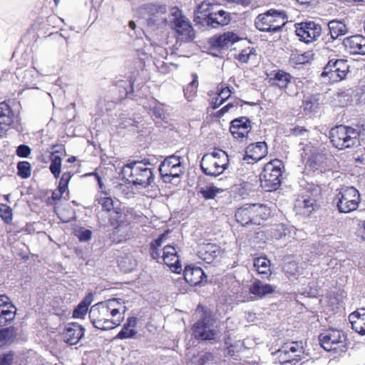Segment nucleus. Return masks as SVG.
<instances>
[{
    "label": "nucleus",
    "instance_id": "obj_1",
    "mask_svg": "<svg viewBox=\"0 0 365 365\" xmlns=\"http://www.w3.org/2000/svg\"><path fill=\"white\" fill-rule=\"evenodd\" d=\"M125 304L121 299L113 298L92 306L89 318L93 327L106 331L120 326L128 310Z\"/></svg>",
    "mask_w": 365,
    "mask_h": 365
},
{
    "label": "nucleus",
    "instance_id": "obj_2",
    "mask_svg": "<svg viewBox=\"0 0 365 365\" xmlns=\"http://www.w3.org/2000/svg\"><path fill=\"white\" fill-rule=\"evenodd\" d=\"M148 160L134 161L124 165L121 170L123 178L140 188H145L154 181V175Z\"/></svg>",
    "mask_w": 365,
    "mask_h": 365
},
{
    "label": "nucleus",
    "instance_id": "obj_3",
    "mask_svg": "<svg viewBox=\"0 0 365 365\" xmlns=\"http://www.w3.org/2000/svg\"><path fill=\"white\" fill-rule=\"evenodd\" d=\"M283 168V163L278 159L272 160L264 165L259 180L265 191L276 190L280 186Z\"/></svg>",
    "mask_w": 365,
    "mask_h": 365
},
{
    "label": "nucleus",
    "instance_id": "obj_4",
    "mask_svg": "<svg viewBox=\"0 0 365 365\" xmlns=\"http://www.w3.org/2000/svg\"><path fill=\"white\" fill-rule=\"evenodd\" d=\"M228 162L227 154L222 150H216L204 155L200 167L205 175L217 176L227 168Z\"/></svg>",
    "mask_w": 365,
    "mask_h": 365
},
{
    "label": "nucleus",
    "instance_id": "obj_5",
    "mask_svg": "<svg viewBox=\"0 0 365 365\" xmlns=\"http://www.w3.org/2000/svg\"><path fill=\"white\" fill-rule=\"evenodd\" d=\"M268 215L267 207L262 204H246L235 212L237 221L242 225L250 223L259 225Z\"/></svg>",
    "mask_w": 365,
    "mask_h": 365
},
{
    "label": "nucleus",
    "instance_id": "obj_6",
    "mask_svg": "<svg viewBox=\"0 0 365 365\" xmlns=\"http://www.w3.org/2000/svg\"><path fill=\"white\" fill-rule=\"evenodd\" d=\"M287 22V16L284 11L270 9L264 14L257 16L255 25L261 31L277 32Z\"/></svg>",
    "mask_w": 365,
    "mask_h": 365
},
{
    "label": "nucleus",
    "instance_id": "obj_7",
    "mask_svg": "<svg viewBox=\"0 0 365 365\" xmlns=\"http://www.w3.org/2000/svg\"><path fill=\"white\" fill-rule=\"evenodd\" d=\"M195 314L200 317V319L192 327L195 337L202 340L215 339L217 333L212 328V319L210 312H207L204 307L199 305Z\"/></svg>",
    "mask_w": 365,
    "mask_h": 365
},
{
    "label": "nucleus",
    "instance_id": "obj_8",
    "mask_svg": "<svg viewBox=\"0 0 365 365\" xmlns=\"http://www.w3.org/2000/svg\"><path fill=\"white\" fill-rule=\"evenodd\" d=\"M319 342L323 349L335 353L344 352L346 350V336L338 329H329L319 336Z\"/></svg>",
    "mask_w": 365,
    "mask_h": 365
},
{
    "label": "nucleus",
    "instance_id": "obj_9",
    "mask_svg": "<svg viewBox=\"0 0 365 365\" xmlns=\"http://www.w3.org/2000/svg\"><path fill=\"white\" fill-rule=\"evenodd\" d=\"M329 137L333 145L342 150L350 148L356 143L358 132L352 128L341 125L330 130Z\"/></svg>",
    "mask_w": 365,
    "mask_h": 365
},
{
    "label": "nucleus",
    "instance_id": "obj_10",
    "mask_svg": "<svg viewBox=\"0 0 365 365\" xmlns=\"http://www.w3.org/2000/svg\"><path fill=\"white\" fill-rule=\"evenodd\" d=\"M349 66L346 60L330 59L321 74L322 78L330 83H337L345 78Z\"/></svg>",
    "mask_w": 365,
    "mask_h": 365
},
{
    "label": "nucleus",
    "instance_id": "obj_11",
    "mask_svg": "<svg viewBox=\"0 0 365 365\" xmlns=\"http://www.w3.org/2000/svg\"><path fill=\"white\" fill-rule=\"evenodd\" d=\"M185 170L182 158L175 155L167 157L159 167V171L165 182H170L180 178Z\"/></svg>",
    "mask_w": 365,
    "mask_h": 365
},
{
    "label": "nucleus",
    "instance_id": "obj_12",
    "mask_svg": "<svg viewBox=\"0 0 365 365\" xmlns=\"http://www.w3.org/2000/svg\"><path fill=\"white\" fill-rule=\"evenodd\" d=\"M304 352L302 342L292 341L284 344L278 351L274 353L276 359L283 365L296 364L302 359Z\"/></svg>",
    "mask_w": 365,
    "mask_h": 365
},
{
    "label": "nucleus",
    "instance_id": "obj_13",
    "mask_svg": "<svg viewBox=\"0 0 365 365\" xmlns=\"http://www.w3.org/2000/svg\"><path fill=\"white\" fill-rule=\"evenodd\" d=\"M337 197V207L342 213H349L356 210L361 202L359 192L354 187L341 188Z\"/></svg>",
    "mask_w": 365,
    "mask_h": 365
},
{
    "label": "nucleus",
    "instance_id": "obj_14",
    "mask_svg": "<svg viewBox=\"0 0 365 365\" xmlns=\"http://www.w3.org/2000/svg\"><path fill=\"white\" fill-rule=\"evenodd\" d=\"M173 28L178 35L179 39L184 41H189L194 38L193 29L189 20L184 16L178 8L173 9Z\"/></svg>",
    "mask_w": 365,
    "mask_h": 365
},
{
    "label": "nucleus",
    "instance_id": "obj_15",
    "mask_svg": "<svg viewBox=\"0 0 365 365\" xmlns=\"http://www.w3.org/2000/svg\"><path fill=\"white\" fill-rule=\"evenodd\" d=\"M294 26L299 39L306 43L316 41L322 34L321 26L314 21L296 24Z\"/></svg>",
    "mask_w": 365,
    "mask_h": 365
},
{
    "label": "nucleus",
    "instance_id": "obj_16",
    "mask_svg": "<svg viewBox=\"0 0 365 365\" xmlns=\"http://www.w3.org/2000/svg\"><path fill=\"white\" fill-rule=\"evenodd\" d=\"M140 13L143 18L148 21L149 26L165 24V8L163 6H157L153 4L145 5L141 9Z\"/></svg>",
    "mask_w": 365,
    "mask_h": 365
},
{
    "label": "nucleus",
    "instance_id": "obj_17",
    "mask_svg": "<svg viewBox=\"0 0 365 365\" xmlns=\"http://www.w3.org/2000/svg\"><path fill=\"white\" fill-rule=\"evenodd\" d=\"M250 130L251 123L246 117H241L232 120L230 127V130L232 136L235 139L241 141L247 139Z\"/></svg>",
    "mask_w": 365,
    "mask_h": 365
},
{
    "label": "nucleus",
    "instance_id": "obj_18",
    "mask_svg": "<svg viewBox=\"0 0 365 365\" xmlns=\"http://www.w3.org/2000/svg\"><path fill=\"white\" fill-rule=\"evenodd\" d=\"M85 329L76 322L68 323L66 325L62 333L63 341L70 345L77 344L83 338Z\"/></svg>",
    "mask_w": 365,
    "mask_h": 365
},
{
    "label": "nucleus",
    "instance_id": "obj_19",
    "mask_svg": "<svg viewBox=\"0 0 365 365\" xmlns=\"http://www.w3.org/2000/svg\"><path fill=\"white\" fill-rule=\"evenodd\" d=\"M16 313V307L5 294L0 295V327H4L13 321Z\"/></svg>",
    "mask_w": 365,
    "mask_h": 365
},
{
    "label": "nucleus",
    "instance_id": "obj_20",
    "mask_svg": "<svg viewBox=\"0 0 365 365\" xmlns=\"http://www.w3.org/2000/svg\"><path fill=\"white\" fill-rule=\"evenodd\" d=\"M6 102H0V133L6 131L19 115Z\"/></svg>",
    "mask_w": 365,
    "mask_h": 365
},
{
    "label": "nucleus",
    "instance_id": "obj_21",
    "mask_svg": "<svg viewBox=\"0 0 365 365\" xmlns=\"http://www.w3.org/2000/svg\"><path fill=\"white\" fill-rule=\"evenodd\" d=\"M162 259L164 263L168 266L173 272L175 273L180 272L182 269L181 264L175 247L171 245L165 246Z\"/></svg>",
    "mask_w": 365,
    "mask_h": 365
},
{
    "label": "nucleus",
    "instance_id": "obj_22",
    "mask_svg": "<svg viewBox=\"0 0 365 365\" xmlns=\"http://www.w3.org/2000/svg\"><path fill=\"white\" fill-rule=\"evenodd\" d=\"M343 44L346 49L352 54L365 55V37L354 35L344 39Z\"/></svg>",
    "mask_w": 365,
    "mask_h": 365
},
{
    "label": "nucleus",
    "instance_id": "obj_23",
    "mask_svg": "<svg viewBox=\"0 0 365 365\" xmlns=\"http://www.w3.org/2000/svg\"><path fill=\"white\" fill-rule=\"evenodd\" d=\"M267 146L264 142L252 143L247 148L244 160L247 161L249 163H250L249 162L250 159L257 162L265 157L267 155Z\"/></svg>",
    "mask_w": 365,
    "mask_h": 365
},
{
    "label": "nucleus",
    "instance_id": "obj_24",
    "mask_svg": "<svg viewBox=\"0 0 365 365\" xmlns=\"http://www.w3.org/2000/svg\"><path fill=\"white\" fill-rule=\"evenodd\" d=\"M304 160H307V166L312 169H318L325 161V156L316 151L315 149L309 146L304 148Z\"/></svg>",
    "mask_w": 365,
    "mask_h": 365
},
{
    "label": "nucleus",
    "instance_id": "obj_25",
    "mask_svg": "<svg viewBox=\"0 0 365 365\" xmlns=\"http://www.w3.org/2000/svg\"><path fill=\"white\" fill-rule=\"evenodd\" d=\"M352 329L361 335H365V309H359L349 316Z\"/></svg>",
    "mask_w": 365,
    "mask_h": 365
},
{
    "label": "nucleus",
    "instance_id": "obj_26",
    "mask_svg": "<svg viewBox=\"0 0 365 365\" xmlns=\"http://www.w3.org/2000/svg\"><path fill=\"white\" fill-rule=\"evenodd\" d=\"M205 277L206 276L200 267L188 265L184 269V278L191 285L200 284Z\"/></svg>",
    "mask_w": 365,
    "mask_h": 365
},
{
    "label": "nucleus",
    "instance_id": "obj_27",
    "mask_svg": "<svg viewBox=\"0 0 365 365\" xmlns=\"http://www.w3.org/2000/svg\"><path fill=\"white\" fill-rule=\"evenodd\" d=\"M230 21V14L217 5V9H215L213 13L209 14V20H207V22L212 26L216 27L217 26L227 25Z\"/></svg>",
    "mask_w": 365,
    "mask_h": 365
},
{
    "label": "nucleus",
    "instance_id": "obj_28",
    "mask_svg": "<svg viewBox=\"0 0 365 365\" xmlns=\"http://www.w3.org/2000/svg\"><path fill=\"white\" fill-rule=\"evenodd\" d=\"M276 287L264 283L259 279H255L250 286V293L259 297L262 298L267 294L274 292Z\"/></svg>",
    "mask_w": 365,
    "mask_h": 365
},
{
    "label": "nucleus",
    "instance_id": "obj_29",
    "mask_svg": "<svg viewBox=\"0 0 365 365\" xmlns=\"http://www.w3.org/2000/svg\"><path fill=\"white\" fill-rule=\"evenodd\" d=\"M316 206V200L310 197L302 196L296 200L294 207L297 213L309 215Z\"/></svg>",
    "mask_w": 365,
    "mask_h": 365
},
{
    "label": "nucleus",
    "instance_id": "obj_30",
    "mask_svg": "<svg viewBox=\"0 0 365 365\" xmlns=\"http://www.w3.org/2000/svg\"><path fill=\"white\" fill-rule=\"evenodd\" d=\"M220 247L217 245L208 243L200 247L198 256L202 260L210 263L220 255Z\"/></svg>",
    "mask_w": 365,
    "mask_h": 365
},
{
    "label": "nucleus",
    "instance_id": "obj_31",
    "mask_svg": "<svg viewBox=\"0 0 365 365\" xmlns=\"http://www.w3.org/2000/svg\"><path fill=\"white\" fill-rule=\"evenodd\" d=\"M240 41L243 40L240 39L237 34L232 32H226L215 38L213 45L220 48H228Z\"/></svg>",
    "mask_w": 365,
    "mask_h": 365
},
{
    "label": "nucleus",
    "instance_id": "obj_32",
    "mask_svg": "<svg viewBox=\"0 0 365 365\" xmlns=\"http://www.w3.org/2000/svg\"><path fill=\"white\" fill-rule=\"evenodd\" d=\"M137 325V319L135 317H130L124 324L120 331L115 336V339H133L137 334L135 327Z\"/></svg>",
    "mask_w": 365,
    "mask_h": 365
},
{
    "label": "nucleus",
    "instance_id": "obj_33",
    "mask_svg": "<svg viewBox=\"0 0 365 365\" xmlns=\"http://www.w3.org/2000/svg\"><path fill=\"white\" fill-rule=\"evenodd\" d=\"M126 214L123 211L120 205L115 207L112 212H109L108 222L115 229L121 227L128 223Z\"/></svg>",
    "mask_w": 365,
    "mask_h": 365
},
{
    "label": "nucleus",
    "instance_id": "obj_34",
    "mask_svg": "<svg viewBox=\"0 0 365 365\" xmlns=\"http://www.w3.org/2000/svg\"><path fill=\"white\" fill-rule=\"evenodd\" d=\"M95 201L102 207L103 211L108 213L112 212L115 207L120 205L118 201H115L111 197L108 196L106 193L96 195Z\"/></svg>",
    "mask_w": 365,
    "mask_h": 365
},
{
    "label": "nucleus",
    "instance_id": "obj_35",
    "mask_svg": "<svg viewBox=\"0 0 365 365\" xmlns=\"http://www.w3.org/2000/svg\"><path fill=\"white\" fill-rule=\"evenodd\" d=\"M272 76L270 80L273 81L274 83L281 89L286 88L292 79L289 73L282 70L274 71Z\"/></svg>",
    "mask_w": 365,
    "mask_h": 365
},
{
    "label": "nucleus",
    "instance_id": "obj_36",
    "mask_svg": "<svg viewBox=\"0 0 365 365\" xmlns=\"http://www.w3.org/2000/svg\"><path fill=\"white\" fill-rule=\"evenodd\" d=\"M328 27L331 37L333 39H336L339 36L345 35L348 31L346 26L343 22L337 20L329 21Z\"/></svg>",
    "mask_w": 365,
    "mask_h": 365
},
{
    "label": "nucleus",
    "instance_id": "obj_37",
    "mask_svg": "<svg viewBox=\"0 0 365 365\" xmlns=\"http://www.w3.org/2000/svg\"><path fill=\"white\" fill-rule=\"evenodd\" d=\"M254 267L259 274L270 275V261L265 257H257L255 259Z\"/></svg>",
    "mask_w": 365,
    "mask_h": 365
},
{
    "label": "nucleus",
    "instance_id": "obj_38",
    "mask_svg": "<svg viewBox=\"0 0 365 365\" xmlns=\"http://www.w3.org/2000/svg\"><path fill=\"white\" fill-rule=\"evenodd\" d=\"M92 300V296L88 295L82 301L78 307L74 309L73 312V317L76 319H83L86 315L88 306L90 305Z\"/></svg>",
    "mask_w": 365,
    "mask_h": 365
},
{
    "label": "nucleus",
    "instance_id": "obj_39",
    "mask_svg": "<svg viewBox=\"0 0 365 365\" xmlns=\"http://www.w3.org/2000/svg\"><path fill=\"white\" fill-rule=\"evenodd\" d=\"M223 192V190L218 188L213 185H207L200 188L199 192L206 199H213L218 194Z\"/></svg>",
    "mask_w": 365,
    "mask_h": 365
},
{
    "label": "nucleus",
    "instance_id": "obj_40",
    "mask_svg": "<svg viewBox=\"0 0 365 365\" xmlns=\"http://www.w3.org/2000/svg\"><path fill=\"white\" fill-rule=\"evenodd\" d=\"M62 159L60 156L52 153L51 155V165L49 169L55 178H58L61 171Z\"/></svg>",
    "mask_w": 365,
    "mask_h": 365
},
{
    "label": "nucleus",
    "instance_id": "obj_41",
    "mask_svg": "<svg viewBox=\"0 0 365 365\" xmlns=\"http://www.w3.org/2000/svg\"><path fill=\"white\" fill-rule=\"evenodd\" d=\"M192 81L189 83V85L185 88H184L183 91L185 98L189 101H192V99L195 96V94L197 93V88L198 86L197 76L194 73L192 75Z\"/></svg>",
    "mask_w": 365,
    "mask_h": 365
},
{
    "label": "nucleus",
    "instance_id": "obj_42",
    "mask_svg": "<svg viewBox=\"0 0 365 365\" xmlns=\"http://www.w3.org/2000/svg\"><path fill=\"white\" fill-rule=\"evenodd\" d=\"M215 9H217V4H212L209 1H203L198 5L195 12L206 16L207 18V20H209V14L213 13Z\"/></svg>",
    "mask_w": 365,
    "mask_h": 365
},
{
    "label": "nucleus",
    "instance_id": "obj_43",
    "mask_svg": "<svg viewBox=\"0 0 365 365\" xmlns=\"http://www.w3.org/2000/svg\"><path fill=\"white\" fill-rule=\"evenodd\" d=\"M256 56L255 49L252 47H247L241 50V51L235 54V58L242 63H247L252 58Z\"/></svg>",
    "mask_w": 365,
    "mask_h": 365
},
{
    "label": "nucleus",
    "instance_id": "obj_44",
    "mask_svg": "<svg viewBox=\"0 0 365 365\" xmlns=\"http://www.w3.org/2000/svg\"><path fill=\"white\" fill-rule=\"evenodd\" d=\"M14 336V329L12 327H7L0 329V347L11 341Z\"/></svg>",
    "mask_w": 365,
    "mask_h": 365
},
{
    "label": "nucleus",
    "instance_id": "obj_45",
    "mask_svg": "<svg viewBox=\"0 0 365 365\" xmlns=\"http://www.w3.org/2000/svg\"><path fill=\"white\" fill-rule=\"evenodd\" d=\"M168 234V232H165L162 235H160L155 242L151 245L152 252L151 255L153 259H158L160 257V254L158 250V247H160L163 243L164 238L166 235Z\"/></svg>",
    "mask_w": 365,
    "mask_h": 365
},
{
    "label": "nucleus",
    "instance_id": "obj_46",
    "mask_svg": "<svg viewBox=\"0 0 365 365\" xmlns=\"http://www.w3.org/2000/svg\"><path fill=\"white\" fill-rule=\"evenodd\" d=\"M220 100L219 102H213V108H217L220 106L225 101L229 98L231 95V91L229 87H224L220 90V92L217 93Z\"/></svg>",
    "mask_w": 365,
    "mask_h": 365
},
{
    "label": "nucleus",
    "instance_id": "obj_47",
    "mask_svg": "<svg viewBox=\"0 0 365 365\" xmlns=\"http://www.w3.org/2000/svg\"><path fill=\"white\" fill-rule=\"evenodd\" d=\"M149 108L153 111V113L156 118L162 119L164 117V110L162 105L155 100H153L150 103Z\"/></svg>",
    "mask_w": 365,
    "mask_h": 365
},
{
    "label": "nucleus",
    "instance_id": "obj_48",
    "mask_svg": "<svg viewBox=\"0 0 365 365\" xmlns=\"http://www.w3.org/2000/svg\"><path fill=\"white\" fill-rule=\"evenodd\" d=\"M303 106L305 111L312 113L317 110L319 103L316 99L309 97L304 100Z\"/></svg>",
    "mask_w": 365,
    "mask_h": 365
},
{
    "label": "nucleus",
    "instance_id": "obj_49",
    "mask_svg": "<svg viewBox=\"0 0 365 365\" xmlns=\"http://www.w3.org/2000/svg\"><path fill=\"white\" fill-rule=\"evenodd\" d=\"M0 217L6 223H9L12 220V210L6 205H1L0 206Z\"/></svg>",
    "mask_w": 365,
    "mask_h": 365
},
{
    "label": "nucleus",
    "instance_id": "obj_50",
    "mask_svg": "<svg viewBox=\"0 0 365 365\" xmlns=\"http://www.w3.org/2000/svg\"><path fill=\"white\" fill-rule=\"evenodd\" d=\"M288 227L283 224L277 225L272 232V236L275 239H281L283 237L287 236Z\"/></svg>",
    "mask_w": 365,
    "mask_h": 365
},
{
    "label": "nucleus",
    "instance_id": "obj_51",
    "mask_svg": "<svg viewBox=\"0 0 365 365\" xmlns=\"http://www.w3.org/2000/svg\"><path fill=\"white\" fill-rule=\"evenodd\" d=\"M76 235L81 242H86L91 238L92 232L90 230L81 227L76 230Z\"/></svg>",
    "mask_w": 365,
    "mask_h": 365
},
{
    "label": "nucleus",
    "instance_id": "obj_52",
    "mask_svg": "<svg viewBox=\"0 0 365 365\" xmlns=\"http://www.w3.org/2000/svg\"><path fill=\"white\" fill-rule=\"evenodd\" d=\"M305 234L299 230H297L293 226L288 227L287 236L294 240H298L303 239Z\"/></svg>",
    "mask_w": 365,
    "mask_h": 365
},
{
    "label": "nucleus",
    "instance_id": "obj_53",
    "mask_svg": "<svg viewBox=\"0 0 365 365\" xmlns=\"http://www.w3.org/2000/svg\"><path fill=\"white\" fill-rule=\"evenodd\" d=\"M14 361V353L9 352L2 356L0 355V365H11Z\"/></svg>",
    "mask_w": 365,
    "mask_h": 365
},
{
    "label": "nucleus",
    "instance_id": "obj_54",
    "mask_svg": "<svg viewBox=\"0 0 365 365\" xmlns=\"http://www.w3.org/2000/svg\"><path fill=\"white\" fill-rule=\"evenodd\" d=\"M167 54H168V53L164 48H163L161 46H156L155 48V56L158 55L159 57L164 58L166 57Z\"/></svg>",
    "mask_w": 365,
    "mask_h": 365
},
{
    "label": "nucleus",
    "instance_id": "obj_55",
    "mask_svg": "<svg viewBox=\"0 0 365 365\" xmlns=\"http://www.w3.org/2000/svg\"><path fill=\"white\" fill-rule=\"evenodd\" d=\"M291 133L294 135H303L307 133V130L302 127L297 126L292 129Z\"/></svg>",
    "mask_w": 365,
    "mask_h": 365
},
{
    "label": "nucleus",
    "instance_id": "obj_56",
    "mask_svg": "<svg viewBox=\"0 0 365 365\" xmlns=\"http://www.w3.org/2000/svg\"><path fill=\"white\" fill-rule=\"evenodd\" d=\"M66 191H63L62 190H61L60 188H57L56 190H55L53 193H52V198L53 200H59L62 197V195Z\"/></svg>",
    "mask_w": 365,
    "mask_h": 365
},
{
    "label": "nucleus",
    "instance_id": "obj_57",
    "mask_svg": "<svg viewBox=\"0 0 365 365\" xmlns=\"http://www.w3.org/2000/svg\"><path fill=\"white\" fill-rule=\"evenodd\" d=\"M31 175V165L29 162L24 161V178Z\"/></svg>",
    "mask_w": 365,
    "mask_h": 365
},
{
    "label": "nucleus",
    "instance_id": "obj_58",
    "mask_svg": "<svg viewBox=\"0 0 365 365\" xmlns=\"http://www.w3.org/2000/svg\"><path fill=\"white\" fill-rule=\"evenodd\" d=\"M358 235L365 241V221L362 223L361 225H360L358 230Z\"/></svg>",
    "mask_w": 365,
    "mask_h": 365
},
{
    "label": "nucleus",
    "instance_id": "obj_59",
    "mask_svg": "<svg viewBox=\"0 0 365 365\" xmlns=\"http://www.w3.org/2000/svg\"><path fill=\"white\" fill-rule=\"evenodd\" d=\"M91 175H94V173H91ZM95 175H96V179H97V180H98V185H99V188H100V190H101V193H102V195H103V194H105V193H106V192H104L105 185H103V182H102V180H101V177H100L98 175L96 174V173H95Z\"/></svg>",
    "mask_w": 365,
    "mask_h": 365
},
{
    "label": "nucleus",
    "instance_id": "obj_60",
    "mask_svg": "<svg viewBox=\"0 0 365 365\" xmlns=\"http://www.w3.org/2000/svg\"><path fill=\"white\" fill-rule=\"evenodd\" d=\"M68 182L67 180H63V178H61L59 181L58 188L62 190L63 191H66L68 187Z\"/></svg>",
    "mask_w": 365,
    "mask_h": 365
},
{
    "label": "nucleus",
    "instance_id": "obj_61",
    "mask_svg": "<svg viewBox=\"0 0 365 365\" xmlns=\"http://www.w3.org/2000/svg\"><path fill=\"white\" fill-rule=\"evenodd\" d=\"M18 175L23 178V161H20L17 163Z\"/></svg>",
    "mask_w": 365,
    "mask_h": 365
},
{
    "label": "nucleus",
    "instance_id": "obj_62",
    "mask_svg": "<svg viewBox=\"0 0 365 365\" xmlns=\"http://www.w3.org/2000/svg\"><path fill=\"white\" fill-rule=\"evenodd\" d=\"M23 153H24V150H23V144H22L17 147L16 154L18 156L23 158Z\"/></svg>",
    "mask_w": 365,
    "mask_h": 365
},
{
    "label": "nucleus",
    "instance_id": "obj_63",
    "mask_svg": "<svg viewBox=\"0 0 365 365\" xmlns=\"http://www.w3.org/2000/svg\"><path fill=\"white\" fill-rule=\"evenodd\" d=\"M62 178H63V180H67L68 182H69L71 178V175L69 173H64L62 176H61Z\"/></svg>",
    "mask_w": 365,
    "mask_h": 365
},
{
    "label": "nucleus",
    "instance_id": "obj_64",
    "mask_svg": "<svg viewBox=\"0 0 365 365\" xmlns=\"http://www.w3.org/2000/svg\"><path fill=\"white\" fill-rule=\"evenodd\" d=\"M31 153V149L29 146L24 145V158H26Z\"/></svg>",
    "mask_w": 365,
    "mask_h": 365
}]
</instances>
